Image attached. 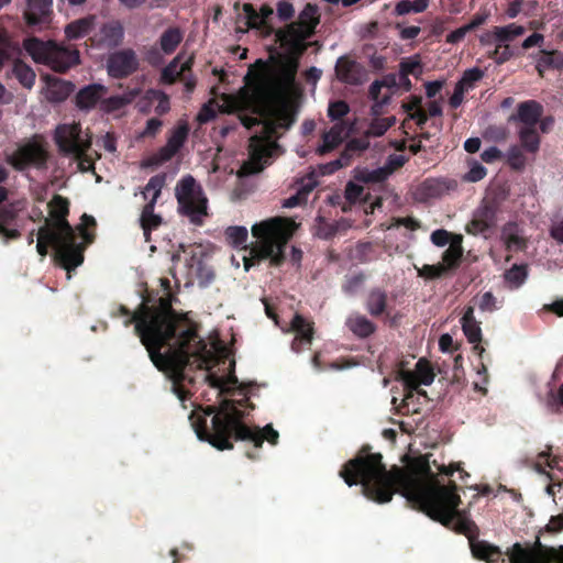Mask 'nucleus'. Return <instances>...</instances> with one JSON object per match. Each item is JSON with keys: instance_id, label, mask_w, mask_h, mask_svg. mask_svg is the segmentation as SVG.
Listing matches in <instances>:
<instances>
[{"instance_id": "f257e3e1", "label": "nucleus", "mask_w": 563, "mask_h": 563, "mask_svg": "<svg viewBox=\"0 0 563 563\" xmlns=\"http://www.w3.org/2000/svg\"><path fill=\"white\" fill-rule=\"evenodd\" d=\"M131 321H135V330L151 361L172 379V389L181 401L188 394L186 383L192 382L189 372L194 366L206 371L203 379L223 397L218 409L209 406L189 416L199 440L219 450L232 449V437L250 441L255 448H260L265 440L271 444L277 443L279 434L271 424L250 428L242 422L249 408L247 387L239 383L232 373L218 375L212 372L220 364L223 369L233 371V361L218 358L213 349H209L190 327L179 323L170 309L143 307L125 325Z\"/></svg>"}, {"instance_id": "f03ea898", "label": "nucleus", "mask_w": 563, "mask_h": 563, "mask_svg": "<svg viewBox=\"0 0 563 563\" xmlns=\"http://www.w3.org/2000/svg\"><path fill=\"white\" fill-rule=\"evenodd\" d=\"M298 62L287 57L273 67H264L236 93H223L217 101L205 103L197 114L199 124L213 120L217 110L234 113L251 110L253 115L240 114L241 123L249 130V158L241 167L243 175L262 172L277 154V140L288 131L296 120L291 101L299 93L295 81Z\"/></svg>"}, {"instance_id": "7ed1b4c3", "label": "nucleus", "mask_w": 563, "mask_h": 563, "mask_svg": "<svg viewBox=\"0 0 563 563\" xmlns=\"http://www.w3.org/2000/svg\"><path fill=\"white\" fill-rule=\"evenodd\" d=\"M340 475L349 486L360 483L363 494L374 501L388 503L399 492L408 501L445 527H450L454 520L463 531L470 530L472 526L457 511L461 499L455 493L456 485H441L427 455L413 459L404 468L395 467L391 471H386L380 454L357 455Z\"/></svg>"}, {"instance_id": "20e7f679", "label": "nucleus", "mask_w": 563, "mask_h": 563, "mask_svg": "<svg viewBox=\"0 0 563 563\" xmlns=\"http://www.w3.org/2000/svg\"><path fill=\"white\" fill-rule=\"evenodd\" d=\"M68 206L67 199L54 196L49 202L51 219L37 233L36 250L41 256H45L47 246L51 245L67 271V278H70L69 272L82 263L84 256L80 244L76 242L75 232L66 220Z\"/></svg>"}, {"instance_id": "39448f33", "label": "nucleus", "mask_w": 563, "mask_h": 563, "mask_svg": "<svg viewBox=\"0 0 563 563\" xmlns=\"http://www.w3.org/2000/svg\"><path fill=\"white\" fill-rule=\"evenodd\" d=\"M298 229V224L288 218L274 217L252 225L251 232L255 242L249 250L250 256H244V268L249 271L254 260H269L278 266L285 260L288 241Z\"/></svg>"}, {"instance_id": "423d86ee", "label": "nucleus", "mask_w": 563, "mask_h": 563, "mask_svg": "<svg viewBox=\"0 0 563 563\" xmlns=\"http://www.w3.org/2000/svg\"><path fill=\"white\" fill-rule=\"evenodd\" d=\"M318 24V8L314 4L308 3L300 11L296 22H291L285 29L276 31V42L289 55L301 54L306 49V40L314 33Z\"/></svg>"}, {"instance_id": "0eeeda50", "label": "nucleus", "mask_w": 563, "mask_h": 563, "mask_svg": "<svg viewBox=\"0 0 563 563\" xmlns=\"http://www.w3.org/2000/svg\"><path fill=\"white\" fill-rule=\"evenodd\" d=\"M177 211L194 225H202L208 217V198L201 185L191 176H183L175 186Z\"/></svg>"}, {"instance_id": "6e6552de", "label": "nucleus", "mask_w": 563, "mask_h": 563, "mask_svg": "<svg viewBox=\"0 0 563 563\" xmlns=\"http://www.w3.org/2000/svg\"><path fill=\"white\" fill-rule=\"evenodd\" d=\"M23 47L35 63L44 64L55 71H65L79 63L77 49L55 42H43L32 37L24 41Z\"/></svg>"}, {"instance_id": "1a4fd4ad", "label": "nucleus", "mask_w": 563, "mask_h": 563, "mask_svg": "<svg viewBox=\"0 0 563 563\" xmlns=\"http://www.w3.org/2000/svg\"><path fill=\"white\" fill-rule=\"evenodd\" d=\"M54 141L59 152L66 156L78 157L91 145V136L79 123H64L56 126Z\"/></svg>"}, {"instance_id": "9d476101", "label": "nucleus", "mask_w": 563, "mask_h": 563, "mask_svg": "<svg viewBox=\"0 0 563 563\" xmlns=\"http://www.w3.org/2000/svg\"><path fill=\"white\" fill-rule=\"evenodd\" d=\"M509 563H563V545L559 549L548 548L537 541L533 545L515 543L507 549Z\"/></svg>"}, {"instance_id": "9b49d317", "label": "nucleus", "mask_w": 563, "mask_h": 563, "mask_svg": "<svg viewBox=\"0 0 563 563\" xmlns=\"http://www.w3.org/2000/svg\"><path fill=\"white\" fill-rule=\"evenodd\" d=\"M399 375L407 388V394L402 399V407L409 411L411 410L410 405L416 396L415 391H417L419 385H431L434 379V374L427 361L419 360L413 371H401Z\"/></svg>"}, {"instance_id": "f8f14e48", "label": "nucleus", "mask_w": 563, "mask_h": 563, "mask_svg": "<svg viewBox=\"0 0 563 563\" xmlns=\"http://www.w3.org/2000/svg\"><path fill=\"white\" fill-rule=\"evenodd\" d=\"M398 88V74H389L380 80H375L369 86V97L373 101L372 115H380L386 106L391 101L395 90Z\"/></svg>"}, {"instance_id": "ddd939ff", "label": "nucleus", "mask_w": 563, "mask_h": 563, "mask_svg": "<svg viewBox=\"0 0 563 563\" xmlns=\"http://www.w3.org/2000/svg\"><path fill=\"white\" fill-rule=\"evenodd\" d=\"M139 67V59L131 48L117 51L107 59V71L112 78H124L134 73Z\"/></svg>"}, {"instance_id": "4468645a", "label": "nucleus", "mask_w": 563, "mask_h": 563, "mask_svg": "<svg viewBox=\"0 0 563 563\" xmlns=\"http://www.w3.org/2000/svg\"><path fill=\"white\" fill-rule=\"evenodd\" d=\"M526 32L522 25L510 23L504 26H494L483 32L478 36L479 44L483 47H492L493 45L509 46V43L521 36Z\"/></svg>"}, {"instance_id": "2eb2a0df", "label": "nucleus", "mask_w": 563, "mask_h": 563, "mask_svg": "<svg viewBox=\"0 0 563 563\" xmlns=\"http://www.w3.org/2000/svg\"><path fill=\"white\" fill-rule=\"evenodd\" d=\"M189 257L186 260L187 266V283L192 284L197 282L200 286H208L214 275L213 271L203 262L202 252L199 247H192L188 252Z\"/></svg>"}, {"instance_id": "dca6fc26", "label": "nucleus", "mask_w": 563, "mask_h": 563, "mask_svg": "<svg viewBox=\"0 0 563 563\" xmlns=\"http://www.w3.org/2000/svg\"><path fill=\"white\" fill-rule=\"evenodd\" d=\"M497 223V209L489 202L484 201L473 213L466 231L474 235L486 236Z\"/></svg>"}, {"instance_id": "f3484780", "label": "nucleus", "mask_w": 563, "mask_h": 563, "mask_svg": "<svg viewBox=\"0 0 563 563\" xmlns=\"http://www.w3.org/2000/svg\"><path fill=\"white\" fill-rule=\"evenodd\" d=\"M45 162L46 153L44 148L35 142L20 146L12 155V164L19 169H23L30 165L42 167L45 165Z\"/></svg>"}, {"instance_id": "a211bd4d", "label": "nucleus", "mask_w": 563, "mask_h": 563, "mask_svg": "<svg viewBox=\"0 0 563 563\" xmlns=\"http://www.w3.org/2000/svg\"><path fill=\"white\" fill-rule=\"evenodd\" d=\"M542 113L543 107L538 101L527 100L518 104L517 112L511 114L508 121L517 123L518 126L534 128L538 125Z\"/></svg>"}, {"instance_id": "6ab92c4d", "label": "nucleus", "mask_w": 563, "mask_h": 563, "mask_svg": "<svg viewBox=\"0 0 563 563\" xmlns=\"http://www.w3.org/2000/svg\"><path fill=\"white\" fill-rule=\"evenodd\" d=\"M243 11L245 13L246 25L249 29L258 30L263 36H269L271 34L276 33L273 26L268 23V19L274 13L271 7L263 5L260 12H256L251 4L245 3L243 5Z\"/></svg>"}, {"instance_id": "aec40b11", "label": "nucleus", "mask_w": 563, "mask_h": 563, "mask_svg": "<svg viewBox=\"0 0 563 563\" xmlns=\"http://www.w3.org/2000/svg\"><path fill=\"white\" fill-rule=\"evenodd\" d=\"M286 331H292L296 333L291 343V350L296 353H299L303 346L309 345L312 341V323L300 314L294 316L290 322V328Z\"/></svg>"}, {"instance_id": "412c9836", "label": "nucleus", "mask_w": 563, "mask_h": 563, "mask_svg": "<svg viewBox=\"0 0 563 563\" xmlns=\"http://www.w3.org/2000/svg\"><path fill=\"white\" fill-rule=\"evenodd\" d=\"M338 78L350 85H361L366 79V70L363 66L347 58H339L335 65Z\"/></svg>"}, {"instance_id": "4be33fe9", "label": "nucleus", "mask_w": 563, "mask_h": 563, "mask_svg": "<svg viewBox=\"0 0 563 563\" xmlns=\"http://www.w3.org/2000/svg\"><path fill=\"white\" fill-rule=\"evenodd\" d=\"M188 136V128L186 124L178 125L175 128L166 144L157 152L156 163H163L169 161L176 155V153L183 147Z\"/></svg>"}, {"instance_id": "5701e85b", "label": "nucleus", "mask_w": 563, "mask_h": 563, "mask_svg": "<svg viewBox=\"0 0 563 563\" xmlns=\"http://www.w3.org/2000/svg\"><path fill=\"white\" fill-rule=\"evenodd\" d=\"M53 0H27L24 19L29 25L44 24L49 21Z\"/></svg>"}, {"instance_id": "b1692460", "label": "nucleus", "mask_w": 563, "mask_h": 563, "mask_svg": "<svg viewBox=\"0 0 563 563\" xmlns=\"http://www.w3.org/2000/svg\"><path fill=\"white\" fill-rule=\"evenodd\" d=\"M461 324L467 341L474 344V350L477 351L479 355H482L484 349L479 346L482 341L481 322L476 320L473 307L466 308L461 319Z\"/></svg>"}, {"instance_id": "393cba45", "label": "nucleus", "mask_w": 563, "mask_h": 563, "mask_svg": "<svg viewBox=\"0 0 563 563\" xmlns=\"http://www.w3.org/2000/svg\"><path fill=\"white\" fill-rule=\"evenodd\" d=\"M346 135V124L342 121L334 123L322 133V143L316 148L318 155H324L336 148Z\"/></svg>"}, {"instance_id": "a878e982", "label": "nucleus", "mask_w": 563, "mask_h": 563, "mask_svg": "<svg viewBox=\"0 0 563 563\" xmlns=\"http://www.w3.org/2000/svg\"><path fill=\"white\" fill-rule=\"evenodd\" d=\"M22 209L23 205L18 202L5 206L0 210V233L3 234L5 241L20 236L19 230L11 228V225L14 223L18 212Z\"/></svg>"}, {"instance_id": "bb28decb", "label": "nucleus", "mask_w": 563, "mask_h": 563, "mask_svg": "<svg viewBox=\"0 0 563 563\" xmlns=\"http://www.w3.org/2000/svg\"><path fill=\"white\" fill-rule=\"evenodd\" d=\"M140 92V88H132L124 91L122 95L106 98L100 101V109L106 113L119 111L136 100Z\"/></svg>"}, {"instance_id": "cd10ccee", "label": "nucleus", "mask_w": 563, "mask_h": 563, "mask_svg": "<svg viewBox=\"0 0 563 563\" xmlns=\"http://www.w3.org/2000/svg\"><path fill=\"white\" fill-rule=\"evenodd\" d=\"M192 63V56L185 55L184 53L178 54L163 70L161 75V81L164 84H173L178 76L185 70L190 68Z\"/></svg>"}, {"instance_id": "c85d7f7f", "label": "nucleus", "mask_w": 563, "mask_h": 563, "mask_svg": "<svg viewBox=\"0 0 563 563\" xmlns=\"http://www.w3.org/2000/svg\"><path fill=\"white\" fill-rule=\"evenodd\" d=\"M345 325L358 339H366L376 331L375 323L361 313H351Z\"/></svg>"}, {"instance_id": "c756f323", "label": "nucleus", "mask_w": 563, "mask_h": 563, "mask_svg": "<svg viewBox=\"0 0 563 563\" xmlns=\"http://www.w3.org/2000/svg\"><path fill=\"white\" fill-rule=\"evenodd\" d=\"M124 31L119 21H111L103 24L98 33V42L108 47L118 46L123 40Z\"/></svg>"}, {"instance_id": "7c9ffc66", "label": "nucleus", "mask_w": 563, "mask_h": 563, "mask_svg": "<svg viewBox=\"0 0 563 563\" xmlns=\"http://www.w3.org/2000/svg\"><path fill=\"white\" fill-rule=\"evenodd\" d=\"M501 240L509 251H521L527 245L521 228L515 222H509L504 225Z\"/></svg>"}, {"instance_id": "2f4dec72", "label": "nucleus", "mask_w": 563, "mask_h": 563, "mask_svg": "<svg viewBox=\"0 0 563 563\" xmlns=\"http://www.w3.org/2000/svg\"><path fill=\"white\" fill-rule=\"evenodd\" d=\"M104 92L106 88L99 84L82 88L76 98L77 107L81 110L92 109L101 100Z\"/></svg>"}, {"instance_id": "473e14b6", "label": "nucleus", "mask_w": 563, "mask_h": 563, "mask_svg": "<svg viewBox=\"0 0 563 563\" xmlns=\"http://www.w3.org/2000/svg\"><path fill=\"white\" fill-rule=\"evenodd\" d=\"M517 135L520 143L519 145L525 148L528 154L536 156L541 145V139L537 126H518Z\"/></svg>"}, {"instance_id": "72a5a7b5", "label": "nucleus", "mask_w": 563, "mask_h": 563, "mask_svg": "<svg viewBox=\"0 0 563 563\" xmlns=\"http://www.w3.org/2000/svg\"><path fill=\"white\" fill-rule=\"evenodd\" d=\"M471 550L476 559L486 561L487 563H496L498 561H501L503 563L505 562L499 548L486 541L471 542Z\"/></svg>"}, {"instance_id": "f704fd0d", "label": "nucleus", "mask_w": 563, "mask_h": 563, "mask_svg": "<svg viewBox=\"0 0 563 563\" xmlns=\"http://www.w3.org/2000/svg\"><path fill=\"white\" fill-rule=\"evenodd\" d=\"M96 25V16L88 15L70 22L65 26V35L68 40H78L90 33Z\"/></svg>"}, {"instance_id": "c9c22d12", "label": "nucleus", "mask_w": 563, "mask_h": 563, "mask_svg": "<svg viewBox=\"0 0 563 563\" xmlns=\"http://www.w3.org/2000/svg\"><path fill=\"white\" fill-rule=\"evenodd\" d=\"M353 178L361 183H382L390 176V170L384 168V166L375 169H368L366 167H355L352 172Z\"/></svg>"}, {"instance_id": "e433bc0d", "label": "nucleus", "mask_w": 563, "mask_h": 563, "mask_svg": "<svg viewBox=\"0 0 563 563\" xmlns=\"http://www.w3.org/2000/svg\"><path fill=\"white\" fill-rule=\"evenodd\" d=\"M166 184V175L165 174H157L152 176L147 184L145 185L144 189L142 190V195L145 200H147L146 205H150L151 207H155L163 187Z\"/></svg>"}, {"instance_id": "4c0bfd02", "label": "nucleus", "mask_w": 563, "mask_h": 563, "mask_svg": "<svg viewBox=\"0 0 563 563\" xmlns=\"http://www.w3.org/2000/svg\"><path fill=\"white\" fill-rule=\"evenodd\" d=\"M536 58V69L540 76L550 68H563V53L541 51V54Z\"/></svg>"}, {"instance_id": "58836bf2", "label": "nucleus", "mask_w": 563, "mask_h": 563, "mask_svg": "<svg viewBox=\"0 0 563 563\" xmlns=\"http://www.w3.org/2000/svg\"><path fill=\"white\" fill-rule=\"evenodd\" d=\"M181 41L183 32L178 27H168L159 37V48L164 54L169 55L176 51Z\"/></svg>"}, {"instance_id": "ea45409f", "label": "nucleus", "mask_w": 563, "mask_h": 563, "mask_svg": "<svg viewBox=\"0 0 563 563\" xmlns=\"http://www.w3.org/2000/svg\"><path fill=\"white\" fill-rule=\"evenodd\" d=\"M71 91L73 85L70 82L53 80L48 82L45 96L47 100L52 102H62L71 93Z\"/></svg>"}, {"instance_id": "a19ab883", "label": "nucleus", "mask_w": 563, "mask_h": 563, "mask_svg": "<svg viewBox=\"0 0 563 563\" xmlns=\"http://www.w3.org/2000/svg\"><path fill=\"white\" fill-rule=\"evenodd\" d=\"M12 74L26 89H32L35 84V71L25 63L15 60L12 66Z\"/></svg>"}, {"instance_id": "79ce46f5", "label": "nucleus", "mask_w": 563, "mask_h": 563, "mask_svg": "<svg viewBox=\"0 0 563 563\" xmlns=\"http://www.w3.org/2000/svg\"><path fill=\"white\" fill-rule=\"evenodd\" d=\"M527 152L520 145H511L505 154L508 165L518 172L523 170L529 164Z\"/></svg>"}, {"instance_id": "37998d69", "label": "nucleus", "mask_w": 563, "mask_h": 563, "mask_svg": "<svg viewBox=\"0 0 563 563\" xmlns=\"http://www.w3.org/2000/svg\"><path fill=\"white\" fill-rule=\"evenodd\" d=\"M228 243L235 249L246 250L249 231L243 225H233L225 229L224 232Z\"/></svg>"}, {"instance_id": "c03bdc74", "label": "nucleus", "mask_w": 563, "mask_h": 563, "mask_svg": "<svg viewBox=\"0 0 563 563\" xmlns=\"http://www.w3.org/2000/svg\"><path fill=\"white\" fill-rule=\"evenodd\" d=\"M387 305V295L385 291L380 289L372 290L366 299V309L371 316L377 317L380 316Z\"/></svg>"}, {"instance_id": "a18cd8bd", "label": "nucleus", "mask_w": 563, "mask_h": 563, "mask_svg": "<svg viewBox=\"0 0 563 563\" xmlns=\"http://www.w3.org/2000/svg\"><path fill=\"white\" fill-rule=\"evenodd\" d=\"M528 277L527 265H512L504 274V279L510 289H517L522 286Z\"/></svg>"}, {"instance_id": "49530a36", "label": "nucleus", "mask_w": 563, "mask_h": 563, "mask_svg": "<svg viewBox=\"0 0 563 563\" xmlns=\"http://www.w3.org/2000/svg\"><path fill=\"white\" fill-rule=\"evenodd\" d=\"M154 208L155 207L150 208V205H145L140 218L146 241L150 239V232L157 229L163 221L159 214L154 213Z\"/></svg>"}, {"instance_id": "de8ad7c7", "label": "nucleus", "mask_w": 563, "mask_h": 563, "mask_svg": "<svg viewBox=\"0 0 563 563\" xmlns=\"http://www.w3.org/2000/svg\"><path fill=\"white\" fill-rule=\"evenodd\" d=\"M541 460H545V465L549 468H554L558 465L556 459H550V452L543 451L538 454V459L536 461L529 462L528 460H522L519 462L520 466H530L532 467L537 473L544 474L550 481H553L550 473L545 472Z\"/></svg>"}, {"instance_id": "09e8293b", "label": "nucleus", "mask_w": 563, "mask_h": 563, "mask_svg": "<svg viewBox=\"0 0 563 563\" xmlns=\"http://www.w3.org/2000/svg\"><path fill=\"white\" fill-rule=\"evenodd\" d=\"M375 118L372 120L368 129L365 132L366 136L378 137L384 135L390 126L396 123L395 117L388 118H379V115H374Z\"/></svg>"}, {"instance_id": "8fccbe9b", "label": "nucleus", "mask_w": 563, "mask_h": 563, "mask_svg": "<svg viewBox=\"0 0 563 563\" xmlns=\"http://www.w3.org/2000/svg\"><path fill=\"white\" fill-rule=\"evenodd\" d=\"M429 5L428 0H402L399 1L395 7V13L398 15H405L408 13H420L423 12Z\"/></svg>"}, {"instance_id": "3c124183", "label": "nucleus", "mask_w": 563, "mask_h": 563, "mask_svg": "<svg viewBox=\"0 0 563 563\" xmlns=\"http://www.w3.org/2000/svg\"><path fill=\"white\" fill-rule=\"evenodd\" d=\"M537 0H508L507 16L516 18L520 12L530 13L534 10Z\"/></svg>"}, {"instance_id": "603ef678", "label": "nucleus", "mask_w": 563, "mask_h": 563, "mask_svg": "<svg viewBox=\"0 0 563 563\" xmlns=\"http://www.w3.org/2000/svg\"><path fill=\"white\" fill-rule=\"evenodd\" d=\"M462 256L461 238L452 241L448 250L443 253V264L446 271L455 266Z\"/></svg>"}, {"instance_id": "864d4df0", "label": "nucleus", "mask_w": 563, "mask_h": 563, "mask_svg": "<svg viewBox=\"0 0 563 563\" xmlns=\"http://www.w3.org/2000/svg\"><path fill=\"white\" fill-rule=\"evenodd\" d=\"M340 227V222H327L322 217H318L314 234L320 239L328 240L339 231Z\"/></svg>"}, {"instance_id": "5fc2aeb1", "label": "nucleus", "mask_w": 563, "mask_h": 563, "mask_svg": "<svg viewBox=\"0 0 563 563\" xmlns=\"http://www.w3.org/2000/svg\"><path fill=\"white\" fill-rule=\"evenodd\" d=\"M421 188L429 197H437L451 188V181L445 179H427Z\"/></svg>"}, {"instance_id": "6e6d98bb", "label": "nucleus", "mask_w": 563, "mask_h": 563, "mask_svg": "<svg viewBox=\"0 0 563 563\" xmlns=\"http://www.w3.org/2000/svg\"><path fill=\"white\" fill-rule=\"evenodd\" d=\"M422 71L421 63L418 55L402 59L399 63V71L404 75H413L418 77Z\"/></svg>"}, {"instance_id": "4d7b16f0", "label": "nucleus", "mask_w": 563, "mask_h": 563, "mask_svg": "<svg viewBox=\"0 0 563 563\" xmlns=\"http://www.w3.org/2000/svg\"><path fill=\"white\" fill-rule=\"evenodd\" d=\"M487 174V169L479 162L472 159L468 162V172L463 176V180L476 183L482 180Z\"/></svg>"}, {"instance_id": "13d9d810", "label": "nucleus", "mask_w": 563, "mask_h": 563, "mask_svg": "<svg viewBox=\"0 0 563 563\" xmlns=\"http://www.w3.org/2000/svg\"><path fill=\"white\" fill-rule=\"evenodd\" d=\"M492 49L488 51V56L494 59L498 65H501L512 57V52L509 46L493 45Z\"/></svg>"}, {"instance_id": "bf43d9fd", "label": "nucleus", "mask_w": 563, "mask_h": 563, "mask_svg": "<svg viewBox=\"0 0 563 563\" xmlns=\"http://www.w3.org/2000/svg\"><path fill=\"white\" fill-rule=\"evenodd\" d=\"M150 93L152 96H156L155 101L157 102L155 107V112L158 115H163L170 110L169 97L162 90L150 89Z\"/></svg>"}, {"instance_id": "052dcab7", "label": "nucleus", "mask_w": 563, "mask_h": 563, "mask_svg": "<svg viewBox=\"0 0 563 563\" xmlns=\"http://www.w3.org/2000/svg\"><path fill=\"white\" fill-rule=\"evenodd\" d=\"M483 76L482 70L478 68H471L464 71L462 78L456 82L467 91L473 88L474 84Z\"/></svg>"}, {"instance_id": "680f3d73", "label": "nucleus", "mask_w": 563, "mask_h": 563, "mask_svg": "<svg viewBox=\"0 0 563 563\" xmlns=\"http://www.w3.org/2000/svg\"><path fill=\"white\" fill-rule=\"evenodd\" d=\"M545 493L552 497L559 509L563 510V482H552L547 486Z\"/></svg>"}, {"instance_id": "e2e57ef3", "label": "nucleus", "mask_w": 563, "mask_h": 563, "mask_svg": "<svg viewBox=\"0 0 563 563\" xmlns=\"http://www.w3.org/2000/svg\"><path fill=\"white\" fill-rule=\"evenodd\" d=\"M350 111L349 104L343 100L330 102L328 107V115L331 120H339Z\"/></svg>"}, {"instance_id": "0e129e2a", "label": "nucleus", "mask_w": 563, "mask_h": 563, "mask_svg": "<svg viewBox=\"0 0 563 563\" xmlns=\"http://www.w3.org/2000/svg\"><path fill=\"white\" fill-rule=\"evenodd\" d=\"M276 14L280 21H289L295 15L294 4L289 0H280L276 4Z\"/></svg>"}, {"instance_id": "69168bd1", "label": "nucleus", "mask_w": 563, "mask_h": 563, "mask_svg": "<svg viewBox=\"0 0 563 563\" xmlns=\"http://www.w3.org/2000/svg\"><path fill=\"white\" fill-rule=\"evenodd\" d=\"M478 307L482 311L493 312L498 310L500 305L490 291H486L482 295Z\"/></svg>"}, {"instance_id": "338daca9", "label": "nucleus", "mask_w": 563, "mask_h": 563, "mask_svg": "<svg viewBox=\"0 0 563 563\" xmlns=\"http://www.w3.org/2000/svg\"><path fill=\"white\" fill-rule=\"evenodd\" d=\"M363 187L355 184L354 181H349L345 186L344 196L347 201L351 203L357 202L363 195Z\"/></svg>"}, {"instance_id": "774afa93", "label": "nucleus", "mask_w": 563, "mask_h": 563, "mask_svg": "<svg viewBox=\"0 0 563 563\" xmlns=\"http://www.w3.org/2000/svg\"><path fill=\"white\" fill-rule=\"evenodd\" d=\"M551 236L560 243H563V213L555 216L552 221Z\"/></svg>"}]
</instances>
